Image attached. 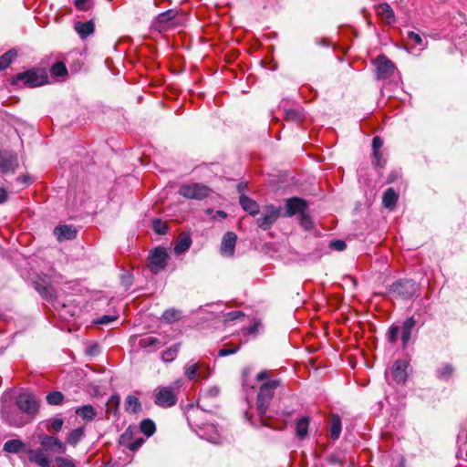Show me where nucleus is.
<instances>
[{
	"mask_svg": "<svg viewBox=\"0 0 467 467\" xmlns=\"http://www.w3.org/2000/svg\"><path fill=\"white\" fill-rule=\"evenodd\" d=\"M373 157L375 159V164L377 166H382V163H381V152H380V150H377V151H373Z\"/></svg>",
	"mask_w": 467,
	"mask_h": 467,
	"instance_id": "59",
	"label": "nucleus"
},
{
	"mask_svg": "<svg viewBox=\"0 0 467 467\" xmlns=\"http://www.w3.org/2000/svg\"><path fill=\"white\" fill-rule=\"evenodd\" d=\"M149 263H165L168 259V253L164 247H156L149 254Z\"/></svg>",
	"mask_w": 467,
	"mask_h": 467,
	"instance_id": "25",
	"label": "nucleus"
},
{
	"mask_svg": "<svg viewBox=\"0 0 467 467\" xmlns=\"http://www.w3.org/2000/svg\"><path fill=\"white\" fill-rule=\"evenodd\" d=\"M117 319V316L104 315L100 317L96 323L99 325H108Z\"/></svg>",
	"mask_w": 467,
	"mask_h": 467,
	"instance_id": "52",
	"label": "nucleus"
},
{
	"mask_svg": "<svg viewBox=\"0 0 467 467\" xmlns=\"http://www.w3.org/2000/svg\"><path fill=\"white\" fill-rule=\"evenodd\" d=\"M119 403V398L116 395H112L109 398V405H114L115 407H118Z\"/></svg>",
	"mask_w": 467,
	"mask_h": 467,
	"instance_id": "62",
	"label": "nucleus"
},
{
	"mask_svg": "<svg viewBox=\"0 0 467 467\" xmlns=\"http://www.w3.org/2000/svg\"><path fill=\"white\" fill-rule=\"evenodd\" d=\"M237 236L233 232H227L223 238L221 244V252L224 254L232 255L234 251Z\"/></svg>",
	"mask_w": 467,
	"mask_h": 467,
	"instance_id": "18",
	"label": "nucleus"
},
{
	"mask_svg": "<svg viewBox=\"0 0 467 467\" xmlns=\"http://www.w3.org/2000/svg\"><path fill=\"white\" fill-rule=\"evenodd\" d=\"M53 233L59 242L74 239L77 235L76 229L69 225L57 226Z\"/></svg>",
	"mask_w": 467,
	"mask_h": 467,
	"instance_id": "17",
	"label": "nucleus"
},
{
	"mask_svg": "<svg viewBox=\"0 0 467 467\" xmlns=\"http://www.w3.org/2000/svg\"><path fill=\"white\" fill-rule=\"evenodd\" d=\"M341 433V419L338 415L334 414L330 420V437L333 440L339 438Z\"/></svg>",
	"mask_w": 467,
	"mask_h": 467,
	"instance_id": "28",
	"label": "nucleus"
},
{
	"mask_svg": "<svg viewBox=\"0 0 467 467\" xmlns=\"http://www.w3.org/2000/svg\"><path fill=\"white\" fill-rule=\"evenodd\" d=\"M279 385L280 381L278 379H271L261 385L255 402V410L259 417L258 420L254 419L248 411L245 412V418L251 425L254 427H271L265 414L274 398L275 391Z\"/></svg>",
	"mask_w": 467,
	"mask_h": 467,
	"instance_id": "1",
	"label": "nucleus"
},
{
	"mask_svg": "<svg viewBox=\"0 0 467 467\" xmlns=\"http://www.w3.org/2000/svg\"><path fill=\"white\" fill-rule=\"evenodd\" d=\"M192 245V238L189 234L182 233L177 241L175 242V245L171 253H173L177 255L183 254L186 252Z\"/></svg>",
	"mask_w": 467,
	"mask_h": 467,
	"instance_id": "15",
	"label": "nucleus"
},
{
	"mask_svg": "<svg viewBox=\"0 0 467 467\" xmlns=\"http://www.w3.org/2000/svg\"><path fill=\"white\" fill-rule=\"evenodd\" d=\"M285 118L288 121L299 122L302 119L301 113L294 109H286L285 112Z\"/></svg>",
	"mask_w": 467,
	"mask_h": 467,
	"instance_id": "44",
	"label": "nucleus"
},
{
	"mask_svg": "<svg viewBox=\"0 0 467 467\" xmlns=\"http://www.w3.org/2000/svg\"><path fill=\"white\" fill-rule=\"evenodd\" d=\"M281 215V208L273 204L263 208L262 216L257 219V225L263 230H268Z\"/></svg>",
	"mask_w": 467,
	"mask_h": 467,
	"instance_id": "6",
	"label": "nucleus"
},
{
	"mask_svg": "<svg viewBox=\"0 0 467 467\" xmlns=\"http://www.w3.org/2000/svg\"><path fill=\"white\" fill-rule=\"evenodd\" d=\"M308 425L309 419L307 417H303L300 420H298L296 423V433L300 440H303L307 436Z\"/></svg>",
	"mask_w": 467,
	"mask_h": 467,
	"instance_id": "31",
	"label": "nucleus"
},
{
	"mask_svg": "<svg viewBox=\"0 0 467 467\" xmlns=\"http://www.w3.org/2000/svg\"><path fill=\"white\" fill-rule=\"evenodd\" d=\"M140 347L143 348H159L161 346V342L157 337H145L139 341Z\"/></svg>",
	"mask_w": 467,
	"mask_h": 467,
	"instance_id": "41",
	"label": "nucleus"
},
{
	"mask_svg": "<svg viewBox=\"0 0 467 467\" xmlns=\"http://www.w3.org/2000/svg\"><path fill=\"white\" fill-rule=\"evenodd\" d=\"M154 401L157 405L166 408L173 406L177 401V398L171 388L162 387L155 394Z\"/></svg>",
	"mask_w": 467,
	"mask_h": 467,
	"instance_id": "10",
	"label": "nucleus"
},
{
	"mask_svg": "<svg viewBox=\"0 0 467 467\" xmlns=\"http://www.w3.org/2000/svg\"><path fill=\"white\" fill-rule=\"evenodd\" d=\"M182 317V312L176 308H169L161 315V320L167 324L178 322Z\"/></svg>",
	"mask_w": 467,
	"mask_h": 467,
	"instance_id": "26",
	"label": "nucleus"
},
{
	"mask_svg": "<svg viewBox=\"0 0 467 467\" xmlns=\"http://www.w3.org/2000/svg\"><path fill=\"white\" fill-rule=\"evenodd\" d=\"M398 202V194L392 188H389L385 191L382 198V203L384 207L393 210Z\"/></svg>",
	"mask_w": 467,
	"mask_h": 467,
	"instance_id": "24",
	"label": "nucleus"
},
{
	"mask_svg": "<svg viewBox=\"0 0 467 467\" xmlns=\"http://www.w3.org/2000/svg\"><path fill=\"white\" fill-rule=\"evenodd\" d=\"M16 405L22 412L30 418L35 417L39 410V403L36 398L30 393H22L16 398Z\"/></svg>",
	"mask_w": 467,
	"mask_h": 467,
	"instance_id": "4",
	"label": "nucleus"
},
{
	"mask_svg": "<svg viewBox=\"0 0 467 467\" xmlns=\"http://www.w3.org/2000/svg\"><path fill=\"white\" fill-rule=\"evenodd\" d=\"M28 460L30 462L36 463L40 467H49L51 464L50 459L39 449L29 450Z\"/></svg>",
	"mask_w": 467,
	"mask_h": 467,
	"instance_id": "16",
	"label": "nucleus"
},
{
	"mask_svg": "<svg viewBox=\"0 0 467 467\" xmlns=\"http://www.w3.org/2000/svg\"><path fill=\"white\" fill-rule=\"evenodd\" d=\"M453 367L451 364H444L437 370V376L441 379H448L453 373Z\"/></svg>",
	"mask_w": 467,
	"mask_h": 467,
	"instance_id": "42",
	"label": "nucleus"
},
{
	"mask_svg": "<svg viewBox=\"0 0 467 467\" xmlns=\"http://www.w3.org/2000/svg\"><path fill=\"white\" fill-rule=\"evenodd\" d=\"M300 223L305 228H308L311 224L309 216L306 215L305 213L300 214Z\"/></svg>",
	"mask_w": 467,
	"mask_h": 467,
	"instance_id": "56",
	"label": "nucleus"
},
{
	"mask_svg": "<svg viewBox=\"0 0 467 467\" xmlns=\"http://www.w3.org/2000/svg\"><path fill=\"white\" fill-rule=\"evenodd\" d=\"M41 446L46 451H54L57 453H65L66 445L57 437L49 435L39 436Z\"/></svg>",
	"mask_w": 467,
	"mask_h": 467,
	"instance_id": "11",
	"label": "nucleus"
},
{
	"mask_svg": "<svg viewBox=\"0 0 467 467\" xmlns=\"http://www.w3.org/2000/svg\"><path fill=\"white\" fill-rule=\"evenodd\" d=\"M383 141L379 136H375L372 140L373 151L379 150L382 147Z\"/></svg>",
	"mask_w": 467,
	"mask_h": 467,
	"instance_id": "55",
	"label": "nucleus"
},
{
	"mask_svg": "<svg viewBox=\"0 0 467 467\" xmlns=\"http://www.w3.org/2000/svg\"><path fill=\"white\" fill-rule=\"evenodd\" d=\"M17 53L15 49H10L0 57V71L5 69L12 63L13 59L16 58Z\"/></svg>",
	"mask_w": 467,
	"mask_h": 467,
	"instance_id": "35",
	"label": "nucleus"
},
{
	"mask_svg": "<svg viewBox=\"0 0 467 467\" xmlns=\"http://www.w3.org/2000/svg\"><path fill=\"white\" fill-rule=\"evenodd\" d=\"M180 343L172 345L171 348L163 351L161 358L164 362H171L177 357L180 349Z\"/></svg>",
	"mask_w": 467,
	"mask_h": 467,
	"instance_id": "36",
	"label": "nucleus"
},
{
	"mask_svg": "<svg viewBox=\"0 0 467 467\" xmlns=\"http://www.w3.org/2000/svg\"><path fill=\"white\" fill-rule=\"evenodd\" d=\"M166 265H148L150 273L158 274L164 269Z\"/></svg>",
	"mask_w": 467,
	"mask_h": 467,
	"instance_id": "57",
	"label": "nucleus"
},
{
	"mask_svg": "<svg viewBox=\"0 0 467 467\" xmlns=\"http://www.w3.org/2000/svg\"><path fill=\"white\" fill-rule=\"evenodd\" d=\"M390 291L402 298H411L417 291V284L411 279L399 280L391 285Z\"/></svg>",
	"mask_w": 467,
	"mask_h": 467,
	"instance_id": "7",
	"label": "nucleus"
},
{
	"mask_svg": "<svg viewBox=\"0 0 467 467\" xmlns=\"http://www.w3.org/2000/svg\"><path fill=\"white\" fill-rule=\"evenodd\" d=\"M7 200V192L5 189L0 188V203L5 202Z\"/></svg>",
	"mask_w": 467,
	"mask_h": 467,
	"instance_id": "64",
	"label": "nucleus"
},
{
	"mask_svg": "<svg viewBox=\"0 0 467 467\" xmlns=\"http://www.w3.org/2000/svg\"><path fill=\"white\" fill-rule=\"evenodd\" d=\"M140 429L147 437L151 436L156 431L155 423L150 419L143 420L140 424Z\"/></svg>",
	"mask_w": 467,
	"mask_h": 467,
	"instance_id": "38",
	"label": "nucleus"
},
{
	"mask_svg": "<svg viewBox=\"0 0 467 467\" xmlns=\"http://www.w3.org/2000/svg\"><path fill=\"white\" fill-rule=\"evenodd\" d=\"M400 328L397 326H391L388 331V340L390 343H395L398 339Z\"/></svg>",
	"mask_w": 467,
	"mask_h": 467,
	"instance_id": "47",
	"label": "nucleus"
},
{
	"mask_svg": "<svg viewBox=\"0 0 467 467\" xmlns=\"http://www.w3.org/2000/svg\"><path fill=\"white\" fill-rule=\"evenodd\" d=\"M3 420L10 426L20 428L30 421L21 411L13 409H5L1 412Z\"/></svg>",
	"mask_w": 467,
	"mask_h": 467,
	"instance_id": "9",
	"label": "nucleus"
},
{
	"mask_svg": "<svg viewBox=\"0 0 467 467\" xmlns=\"http://www.w3.org/2000/svg\"><path fill=\"white\" fill-rule=\"evenodd\" d=\"M18 168L17 155L7 150H0V172L14 173Z\"/></svg>",
	"mask_w": 467,
	"mask_h": 467,
	"instance_id": "8",
	"label": "nucleus"
},
{
	"mask_svg": "<svg viewBox=\"0 0 467 467\" xmlns=\"http://www.w3.org/2000/svg\"><path fill=\"white\" fill-rule=\"evenodd\" d=\"M239 202L242 208L252 216H255L259 213L260 209L258 203L249 197L241 195Z\"/></svg>",
	"mask_w": 467,
	"mask_h": 467,
	"instance_id": "21",
	"label": "nucleus"
},
{
	"mask_svg": "<svg viewBox=\"0 0 467 467\" xmlns=\"http://www.w3.org/2000/svg\"><path fill=\"white\" fill-rule=\"evenodd\" d=\"M86 2H87V0H76L75 5L77 8H78L80 10H85L86 9V7H85Z\"/></svg>",
	"mask_w": 467,
	"mask_h": 467,
	"instance_id": "63",
	"label": "nucleus"
},
{
	"mask_svg": "<svg viewBox=\"0 0 467 467\" xmlns=\"http://www.w3.org/2000/svg\"><path fill=\"white\" fill-rule=\"evenodd\" d=\"M219 393H220V389L216 386L211 387L207 390V394L213 398L217 397L219 395Z\"/></svg>",
	"mask_w": 467,
	"mask_h": 467,
	"instance_id": "58",
	"label": "nucleus"
},
{
	"mask_svg": "<svg viewBox=\"0 0 467 467\" xmlns=\"http://www.w3.org/2000/svg\"><path fill=\"white\" fill-rule=\"evenodd\" d=\"M376 64L378 78L386 79L393 74L394 65L385 56H379L376 60Z\"/></svg>",
	"mask_w": 467,
	"mask_h": 467,
	"instance_id": "12",
	"label": "nucleus"
},
{
	"mask_svg": "<svg viewBox=\"0 0 467 467\" xmlns=\"http://www.w3.org/2000/svg\"><path fill=\"white\" fill-rule=\"evenodd\" d=\"M46 399L49 405H60L64 400V395L60 391H51Z\"/></svg>",
	"mask_w": 467,
	"mask_h": 467,
	"instance_id": "40",
	"label": "nucleus"
},
{
	"mask_svg": "<svg viewBox=\"0 0 467 467\" xmlns=\"http://www.w3.org/2000/svg\"><path fill=\"white\" fill-rule=\"evenodd\" d=\"M211 190L202 183L183 184L179 189V193L188 199L202 200L210 194Z\"/></svg>",
	"mask_w": 467,
	"mask_h": 467,
	"instance_id": "5",
	"label": "nucleus"
},
{
	"mask_svg": "<svg viewBox=\"0 0 467 467\" xmlns=\"http://www.w3.org/2000/svg\"><path fill=\"white\" fill-rule=\"evenodd\" d=\"M127 438V434H123L120 438V443L123 445H126L130 451H137L144 442V440L142 438L136 439L135 441H131L129 444L125 443V440Z\"/></svg>",
	"mask_w": 467,
	"mask_h": 467,
	"instance_id": "43",
	"label": "nucleus"
},
{
	"mask_svg": "<svg viewBox=\"0 0 467 467\" xmlns=\"http://www.w3.org/2000/svg\"><path fill=\"white\" fill-rule=\"evenodd\" d=\"M50 72L51 75L55 77H65L67 75V67L61 61H57L55 64H53L50 68Z\"/></svg>",
	"mask_w": 467,
	"mask_h": 467,
	"instance_id": "39",
	"label": "nucleus"
},
{
	"mask_svg": "<svg viewBox=\"0 0 467 467\" xmlns=\"http://www.w3.org/2000/svg\"><path fill=\"white\" fill-rule=\"evenodd\" d=\"M239 349H240L239 346H236V347L232 348H221L219 350L218 356L219 357L229 356V355L236 353Z\"/></svg>",
	"mask_w": 467,
	"mask_h": 467,
	"instance_id": "54",
	"label": "nucleus"
},
{
	"mask_svg": "<svg viewBox=\"0 0 467 467\" xmlns=\"http://www.w3.org/2000/svg\"><path fill=\"white\" fill-rule=\"evenodd\" d=\"M376 11L378 16H379L388 24H392L395 22L394 11L389 4L383 3L379 5L376 8Z\"/></svg>",
	"mask_w": 467,
	"mask_h": 467,
	"instance_id": "20",
	"label": "nucleus"
},
{
	"mask_svg": "<svg viewBox=\"0 0 467 467\" xmlns=\"http://www.w3.org/2000/svg\"><path fill=\"white\" fill-rule=\"evenodd\" d=\"M50 272L51 269L48 270V273L33 271L28 272L26 275H23L26 280L30 282L39 296L48 302L56 297L54 283L57 282L58 278L57 275Z\"/></svg>",
	"mask_w": 467,
	"mask_h": 467,
	"instance_id": "2",
	"label": "nucleus"
},
{
	"mask_svg": "<svg viewBox=\"0 0 467 467\" xmlns=\"http://www.w3.org/2000/svg\"><path fill=\"white\" fill-rule=\"evenodd\" d=\"M94 23L92 20L87 22H77L75 24V30L81 38H86L94 32Z\"/></svg>",
	"mask_w": 467,
	"mask_h": 467,
	"instance_id": "23",
	"label": "nucleus"
},
{
	"mask_svg": "<svg viewBox=\"0 0 467 467\" xmlns=\"http://www.w3.org/2000/svg\"><path fill=\"white\" fill-rule=\"evenodd\" d=\"M208 369V365L202 362L188 363L184 367V375L189 380H194L199 378V370Z\"/></svg>",
	"mask_w": 467,
	"mask_h": 467,
	"instance_id": "19",
	"label": "nucleus"
},
{
	"mask_svg": "<svg viewBox=\"0 0 467 467\" xmlns=\"http://www.w3.org/2000/svg\"><path fill=\"white\" fill-rule=\"evenodd\" d=\"M407 37L412 43L413 47H418L419 50H424L428 46V42L413 31L408 32Z\"/></svg>",
	"mask_w": 467,
	"mask_h": 467,
	"instance_id": "32",
	"label": "nucleus"
},
{
	"mask_svg": "<svg viewBox=\"0 0 467 467\" xmlns=\"http://www.w3.org/2000/svg\"><path fill=\"white\" fill-rule=\"evenodd\" d=\"M121 271L122 272L119 275L120 283L124 286L125 290H128L133 285V281H134L133 273H132V270H130V269H128V270L122 269Z\"/></svg>",
	"mask_w": 467,
	"mask_h": 467,
	"instance_id": "34",
	"label": "nucleus"
},
{
	"mask_svg": "<svg viewBox=\"0 0 467 467\" xmlns=\"http://www.w3.org/2000/svg\"><path fill=\"white\" fill-rule=\"evenodd\" d=\"M244 314L242 311H231L223 315V322L227 323L230 321H234L239 319L240 317H244Z\"/></svg>",
	"mask_w": 467,
	"mask_h": 467,
	"instance_id": "46",
	"label": "nucleus"
},
{
	"mask_svg": "<svg viewBox=\"0 0 467 467\" xmlns=\"http://www.w3.org/2000/svg\"><path fill=\"white\" fill-rule=\"evenodd\" d=\"M408 366L409 363L406 360L398 359L395 361L391 368V375L394 381H396L399 384L404 383L406 381L408 377Z\"/></svg>",
	"mask_w": 467,
	"mask_h": 467,
	"instance_id": "14",
	"label": "nucleus"
},
{
	"mask_svg": "<svg viewBox=\"0 0 467 467\" xmlns=\"http://www.w3.org/2000/svg\"><path fill=\"white\" fill-rule=\"evenodd\" d=\"M346 247H347V244L342 240L332 241L329 244V248L336 250V251H343L344 249H346Z\"/></svg>",
	"mask_w": 467,
	"mask_h": 467,
	"instance_id": "49",
	"label": "nucleus"
},
{
	"mask_svg": "<svg viewBox=\"0 0 467 467\" xmlns=\"http://www.w3.org/2000/svg\"><path fill=\"white\" fill-rule=\"evenodd\" d=\"M63 424L64 420L61 418H51L45 421L46 429L50 432H59Z\"/></svg>",
	"mask_w": 467,
	"mask_h": 467,
	"instance_id": "33",
	"label": "nucleus"
},
{
	"mask_svg": "<svg viewBox=\"0 0 467 467\" xmlns=\"http://www.w3.org/2000/svg\"><path fill=\"white\" fill-rule=\"evenodd\" d=\"M415 325H416V321H415L414 317H412L407 318L404 321L403 326H402V331H401V340H402L403 348H405L407 346V344L409 343V341L410 340L411 332H412V329L414 328Z\"/></svg>",
	"mask_w": 467,
	"mask_h": 467,
	"instance_id": "22",
	"label": "nucleus"
},
{
	"mask_svg": "<svg viewBox=\"0 0 467 467\" xmlns=\"http://www.w3.org/2000/svg\"><path fill=\"white\" fill-rule=\"evenodd\" d=\"M259 326H260V322L254 321L253 325L243 329L244 335H255L258 330Z\"/></svg>",
	"mask_w": 467,
	"mask_h": 467,
	"instance_id": "51",
	"label": "nucleus"
},
{
	"mask_svg": "<svg viewBox=\"0 0 467 467\" xmlns=\"http://www.w3.org/2000/svg\"><path fill=\"white\" fill-rule=\"evenodd\" d=\"M207 429H211L213 431V433L210 434L208 437H206V439L213 443H219L220 442L219 434H218L216 429L214 428V426L208 425Z\"/></svg>",
	"mask_w": 467,
	"mask_h": 467,
	"instance_id": "50",
	"label": "nucleus"
},
{
	"mask_svg": "<svg viewBox=\"0 0 467 467\" xmlns=\"http://www.w3.org/2000/svg\"><path fill=\"white\" fill-rule=\"evenodd\" d=\"M75 413L86 420H92L97 415L95 408L91 405L79 407L75 410Z\"/></svg>",
	"mask_w": 467,
	"mask_h": 467,
	"instance_id": "27",
	"label": "nucleus"
},
{
	"mask_svg": "<svg viewBox=\"0 0 467 467\" xmlns=\"http://www.w3.org/2000/svg\"><path fill=\"white\" fill-rule=\"evenodd\" d=\"M85 436V430L83 427H79L72 430L67 438V442L72 446H76Z\"/></svg>",
	"mask_w": 467,
	"mask_h": 467,
	"instance_id": "29",
	"label": "nucleus"
},
{
	"mask_svg": "<svg viewBox=\"0 0 467 467\" xmlns=\"http://www.w3.org/2000/svg\"><path fill=\"white\" fill-rule=\"evenodd\" d=\"M210 376V368L208 369L202 368L199 370V378L202 379H207Z\"/></svg>",
	"mask_w": 467,
	"mask_h": 467,
	"instance_id": "60",
	"label": "nucleus"
},
{
	"mask_svg": "<svg viewBox=\"0 0 467 467\" xmlns=\"http://www.w3.org/2000/svg\"><path fill=\"white\" fill-rule=\"evenodd\" d=\"M19 81L29 88L39 87L47 84L48 77L45 69L33 68L22 73H18L12 80V85H17Z\"/></svg>",
	"mask_w": 467,
	"mask_h": 467,
	"instance_id": "3",
	"label": "nucleus"
},
{
	"mask_svg": "<svg viewBox=\"0 0 467 467\" xmlns=\"http://www.w3.org/2000/svg\"><path fill=\"white\" fill-rule=\"evenodd\" d=\"M268 377H269L268 372L266 370H263V371H260L256 375V379L259 380V381H263L265 379H267Z\"/></svg>",
	"mask_w": 467,
	"mask_h": 467,
	"instance_id": "61",
	"label": "nucleus"
},
{
	"mask_svg": "<svg viewBox=\"0 0 467 467\" xmlns=\"http://www.w3.org/2000/svg\"><path fill=\"white\" fill-rule=\"evenodd\" d=\"M125 409L128 411L137 412L140 410V402L135 396L129 395L125 400Z\"/></svg>",
	"mask_w": 467,
	"mask_h": 467,
	"instance_id": "37",
	"label": "nucleus"
},
{
	"mask_svg": "<svg viewBox=\"0 0 467 467\" xmlns=\"http://www.w3.org/2000/svg\"><path fill=\"white\" fill-rule=\"evenodd\" d=\"M153 230L159 234H164L167 232V225L160 219H154L152 222Z\"/></svg>",
	"mask_w": 467,
	"mask_h": 467,
	"instance_id": "45",
	"label": "nucleus"
},
{
	"mask_svg": "<svg viewBox=\"0 0 467 467\" xmlns=\"http://www.w3.org/2000/svg\"><path fill=\"white\" fill-rule=\"evenodd\" d=\"M306 209V202L300 198L293 197L286 201L285 213L284 216L291 217L295 214H302Z\"/></svg>",
	"mask_w": 467,
	"mask_h": 467,
	"instance_id": "13",
	"label": "nucleus"
},
{
	"mask_svg": "<svg viewBox=\"0 0 467 467\" xmlns=\"http://www.w3.org/2000/svg\"><path fill=\"white\" fill-rule=\"evenodd\" d=\"M25 444L20 440H8L4 444V451L9 453H18L24 448Z\"/></svg>",
	"mask_w": 467,
	"mask_h": 467,
	"instance_id": "30",
	"label": "nucleus"
},
{
	"mask_svg": "<svg viewBox=\"0 0 467 467\" xmlns=\"http://www.w3.org/2000/svg\"><path fill=\"white\" fill-rule=\"evenodd\" d=\"M56 462L58 467H76L71 460L66 458L58 457L56 459Z\"/></svg>",
	"mask_w": 467,
	"mask_h": 467,
	"instance_id": "53",
	"label": "nucleus"
},
{
	"mask_svg": "<svg viewBox=\"0 0 467 467\" xmlns=\"http://www.w3.org/2000/svg\"><path fill=\"white\" fill-rule=\"evenodd\" d=\"M175 16L174 12L172 10H169L166 12H163L158 16V21L160 23H166L171 19H173Z\"/></svg>",
	"mask_w": 467,
	"mask_h": 467,
	"instance_id": "48",
	"label": "nucleus"
}]
</instances>
